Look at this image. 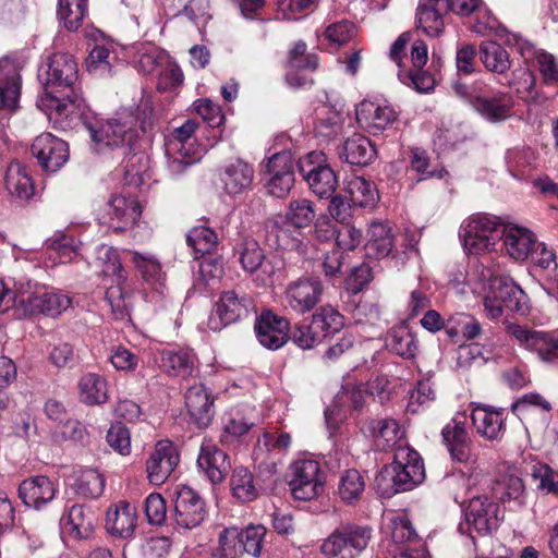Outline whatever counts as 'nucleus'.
<instances>
[{"mask_svg":"<svg viewBox=\"0 0 558 558\" xmlns=\"http://www.w3.org/2000/svg\"><path fill=\"white\" fill-rule=\"evenodd\" d=\"M169 59L168 54L155 45H143L136 52V68L143 74H151Z\"/></svg>","mask_w":558,"mask_h":558,"instance_id":"53","label":"nucleus"},{"mask_svg":"<svg viewBox=\"0 0 558 558\" xmlns=\"http://www.w3.org/2000/svg\"><path fill=\"white\" fill-rule=\"evenodd\" d=\"M219 177L225 192L231 196H236L251 190L255 171L251 163L242 159H235L221 169Z\"/></svg>","mask_w":558,"mask_h":558,"instance_id":"26","label":"nucleus"},{"mask_svg":"<svg viewBox=\"0 0 558 558\" xmlns=\"http://www.w3.org/2000/svg\"><path fill=\"white\" fill-rule=\"evenodd\" d=\"M88 129L98 151L105 148L132 147L137 137L135 119L131 110H123L98 126Z\"/></svg>","mask_w":558,"mask_h":558,"instance_id":"5","label":"nucleus"},{"mask_svg":"<svg viewBox=\"0 0 558 558\" xmlns=\"http://www.w3.org/2000/svg\"><path fill=\"white\" fill-rule=\"evenodd\" d=\"M500 236L507 254L515 260L527 258L536 242L529 229L517 225L501 226Z\"/></svg>","mask_w":558,"mask_h":558,"instance_id":"30","label":"nucleus"},{"mask_svg":"<svg viewBox=\"0 0 558 558\" xmlns=\"http://www.w3.org/2000/svg\"><path fill=\"white\" fill-rule=\"evenodd\" d=\"M290 487L292 495L299 500H311L323 490L320 466L315 460L303 459L290 466Z\"/></svg>","mask_w":558,"mask_h":558,"instance_id":"13","label":"nucleus"},{"mask_svg":"<svg viewBox=\"0 0 558 558\" xmlns=\"http://www.w3.org/2000/svg\"><path fill=\"white\" fill-rule=\"evenodd\" d=\"M265 536L266 527L264 525H248L242 531L241 551L244 550L248 555L259 557Z\"/></svg>","mask_w":558,"mask_h":558,"instance_id":"60","label":"nucleus"},{"mask_svg":"<svg viewBox=\"0 0 558 558\" xmlns=\"http://www.w3.org/2000/svg\"><path fill=\"white\" fill-rule=\"evenodd\" d=\"M494 496L510 508H520L525 504V488L522 480L512 474H505L492 487Z\"/></svg>","mask_w":558,"mask_h":558,"instance_id":"37","label":"nucleus"},{"mask_svg":"<svg viewBox=\"0 0 558 558\" xmlns=\"http://www.w3.org/2000/svg\"><path fill=\"white\" fill-rule=\"evenodd\" d=\"M411 169L420 175V180H426L429 178L441 179L446 174V170L444 168L430 169V162L427 153L418 148L412 150Z\"/></svg>","mask_w":558,"mask_h":558,"instance_id":"61","label":"nucleus"},{"mask_svg":"<svg viewBox=\"0 0 558 558\" xmlns=\"http://www.w3.org/2000/svg\"><path fill=\"white\" fill-rule=\"evenodd\" d=\"M21 90L20 75L9 59L0 60V110H12L17 106Z\"/></svg>","mask_w":558,"mask_h":558,"instance_id":"34","label":"nucleus"},{"mask_svg":"<svg viewBox=\"0 0 558 558\" xmlns=\"http://www.w3.org/2000/svg\"><path fill=\"white\" fill-rule=\"evenodd\" d=\"M355 34L356 27L349 21H340L330 24L325 31L326 39L338 47L349 43Z\"/></svg>","mask_w":558,"mask_h":558,"instance_id":"63","label":"nucleus"},{"mask_svg":"<svg viewBox=\"0 0 558 558\" xmlns=\"http://www.w3.org/2000/svg\"><path fill=\"white\" fill-rule=\"evenodd\" d=\"M239 262L242 268L250 274L260 270L263 284L271 281V277L279 268L276 266L274 258H266L263 248L254 239H244L236 247Z\"/></svg>","mask_w":558,"mask_h":558,"instance_id":"19","label":"nucleus"},{"mask_svg":"<svg viewBox=\"0 0 558 558\" xmlns=\"http://www.w3.org/2000/svg\"><path fill=\"white\" fill-rule=\"evenodd\" d=\"M372 527L356 523H342L323 542L320 551L328 557L356 558L368 546Z\"/></svg>","mask_w":558,"mask_h":558,"instance_id":"4","label":"nucleus"},{"mask_svg":"<svg viewBox=\"0 0 558 558\" xmlns=\"http://www.w3.org/2000/svg\"><path fill=\"white\" fill-rule=\"evenodd\" d=\"M98 267L105 277H111L112 280L117 279L119 282H124L126 276L123 271L122 263L118 251L107 244H101L97 247L96 252Z\"/></svg>","mask_w":558,"mask_h":558,"instance_id":"49","label":"nucleus"},{"mask_svg":"<svg viewBox=\"0 0 558 558\" xmlns=\"http://www.w3.org/2000/svg\"><path fill=\"white\" fill-rule=\"evenodd\" d=\"M343 316L331 305L319 307L313 315L311 323L322 339L339 332L343 325Z\"/></svg>","mask_w":558,"mask_h":558,"instance_id":"46","label":"nucleus"},{"mask_svg":"<svg viewBox=\"0 0 558 558\" xmlns=\"http://www.w3.org/2000/svg\"><path fill=\"white\" fill-rule=\"evenodd\" d=\"M179 463V453L170 440H160L149 454L146 472L149 483L163 484Z\"/></svg>","mask_w":558,"mask_h":558,"instance_id":"18","label":"nucleus"},{"mask_svg":"<svg viewBox=\"0 0 558 558\" xmlns=\"http://www.w3.org/2000/svg\"><path fill=\"white\" fill-rule=\"evenodd\" d=\"M339 155L348 163L366 166L375 159L376 148L369 138L363 134L354 133L344 141Z\"/></svg>","mask_w":558,"mask_h":558,"instance_id":"36","label":"nucleus"},{"mask_svg":"<svg viewBox=\"0 0 558 558\" xmlns=\"http://www.w3.org/2000/svg\"><path fill=\"white\" fill-rule=\"evenodd\" d=\"M108 215L114 230H128L141 218L142 210L133 196L113 195L108 203Z\"/></svg>","mask_w":558,"mask_h":558,"instance_id":"29","label":"nucleus"},{"mask_svg":"<svg viewBox=\"0 0 558 558\" xmlns=\"http://www.w3.org/2000/svg\"><path fill=\"white\" fill-rule=\"evenodd\" d=\"M345 192L350 196L353 206L361 208H371L378 199L376 187L363 177L354 175L347 179Z\"/></svg>","mask_w":558,"mask_h":558,"instance_id":"43","label":"nucleus"},{"mask_svg":"<svg viewBox=\"0 0 558 558\" xmlns=\"http://www.w3.org/2000/svg\"><path fill=\"white\" fill-rule=\"evenodd\" d=\"M287 66L291 70L286 76L288 84L300 88L312 85L313 80L299 71H315L318 68V57L307 52V45L303 40L293 44L288 52Z\"/></svg>","mask_w":558,"mask_h":558,"instance_id":"21","label":"nucleus"},{"mask_svg":"<svg viewBox=\"0 0 558 558\" xmlns=\"http://www.w3.org/2000/svg\"><path fill=\"white\" fill-rule=\"evenodd\" d=\"M293 159L289 153L275 154L268 161V192L276 197L288 195L294 184Z\"/></svg>","mask_w":558,"mask_h":558,"instance_id":"23","label":"nucleus"},{"mask_svg":"<svg viewBox=\"0 0 558 558\" xmlns=\"http://www.w3.org/2000/svg\"><path fill=\"white\" fill-rule=\"evenodd\" d=\"M31 151L47 172H56L69 158L68 144L50 133L38 135L32 144Z\"/></svg>","mask_w":558,"mask_h":558,"instance_id":"16","label":"nucleus"},{"mask_svg":"<svg viewBox=\"0 0 558 558\" xmlns=\"http://www.w3.org/2000/svg\"><path fill=\"white\" fill-rule=\"evenodd\" d=\"M324 291V283L318 277L302 276L286 286L284 304L292 312L304 315L322 302Z\"/></svg>","mask_w":558,"mask_h":558,"instance_id":"9","label":"nucleus"},{"mask_svg":"<svg viewBox=\"0 0 558 558\" xmlns=\"http://www.w3.org/2000/svg\"><path fill=\"white\" fill-rule=\"evenodd\" d=\"M531 476L537 482V489L558 496V471L547 464L535 463L532 465Z\"/></svg>","mask_w":558,"mask_h":558,"instance_id":"57","label":"nucleus"},{"mask_svg":"<svg viewBox=\"0 0 558 558\" xmlns=\"http://www.w3.org/2000/svg\"><path fill=\"white\" fill-rule=\"evenodd\" d=\"M61 534L71 539L88 538L94 529V518L90 511L80 505L72 506L68 513L60 519Z\"/></svg>","mask_w":558,"mask_h":558,"instance_id":"33","label":"nucleus"},{"mask_svg":"<svg viewBox=\"0 0 558 558\" xmlns=\"http://www.w3.org/2000/svg\"><path fill=\"white\" fill-rule=\"evenodd\" d=\"M197 465L213 484L221 483L230 469L228 456L210 440L203 441Z\"/></svg>","mask_w":558,"mask_h":558,"instance_id":"27","label":"nucleus"},{"mask_svg":"<svg viewBox=\"0 0 558 558\" xmlns=\"http://www.w3.org/2000/svg\"><path fill=\"white\" fill-rule=\"evenodd\" d=\"M196 128L197 123L194 120H186L166 137L167 166L173 177L183 173L201 158L198 150L195 148L194 133Z\"/></svg>","mask_w":558,"mask_h":558,"instance_id":"3","label":"nucleus"},{"mask_svg":"<svg viewBox=\"0 0 558 558\" xmlns=\"http://www.w3.org/2000/svg\"><path fill=\"white\" fill-rule=\"evenodd\" d=\"M230 486L233 497L241 502L252 501L258 496L253 474L244 466H238L233 470Z\"/></svg>","mask_w":558,"mask_h":558,"instance_id":"48","label":"nucleus"},{"mask_svg":"<svg viewBox=\"0 0 558 558\" xmlns=\"http://www.w3.org/2000/svg\"><path fill=\"white\" fill-rule=\"evenodd\" d=\"M4 181L9 193L17 198L28 199L34 194L32 178L19 161H12L8 166Z\"/></svg>","mask_w":558,"mask_h":558,"instance_id":"40","label":"nucleus"},{"mask_svg":"<svg viewBox=\"0 0 558 558\" xmlns=\"http://www.w3.org/2000/svg\"><path fill=\"white\" fill-rule=\"evenodd\" d=\"M174 501V519L178 527L192 530L198 526L206 517L205 502L191 487L182 485L177 489Z\"/></svg>","mask_w":558,"mask_h":558,"instance_id":"15","label":"nucleus"},{"mask_svg":"<svg viewBox=\"0 0 558 558\" xmlns=\"http://www.w3.org/2000/svg\"><path fill=\"white\" fill-rule=\"evenodd\" d=\"M128 254L134 267L147 282L162 284L165 275L159 260L155 256L136 251H129Z\"/></svg>","mask_w":558,"mask_h":558,"instance_id":"51","label":"nucleus"},{"mask_svg":"<svg viewBox=\"0 0 558 558\" xmlns=\"http://www.w3.org/2000/svg\"><path fill=\"white\" fill-rule=\"evenodd\" d=\"M39 77L45 95L38 107L45 111L56 128L68 130L81 117L83 100L76 88L78 69L75 59L65 52H57L41 65Z\"/></svg>","mask_w":558,"mask_h":558,"instance_id":"1","label":"nucleus"},{"mask_svg":"<svg viewBox=\"0 0 558 558\" xmlns=\"http://www.w3.org/2000/svg\"><path fill=\"white\" fill-rule=\"evenodd\" d=\"M397 120V112L387 104L363 100L356 107V121L373 135L387 130Z\"/></svg>","mask_w":558,"mask_h":558,"instance_id":"20","label":"nucleus"},{"mask_svg":"<svg viewBox=\"0 0 558 558\" xmlns=\"http://www.w3.org/2000/svg\"><path fill=\"white\" fill-rule=\"evenodd\" d=\"M14 303L25 317L46 315L57 317L71 306V299L61 292H49L40 287L21 289Z\"/></svg>","mask_w":558,"mask_h":558,"instance_id":"7","label":"nucleus"},{"mask_svg":"<svg viewBox=\"0 0 558 558\" xmlns=\"http://www.w3.org/2000/svg\"><path fill=\"white\" fill-rule=\"evenodd\" d=\"M110 50L102 45H96L88 54L87 70L93 74H109L111 72V64L109 61Z\"/></svg>","mask_w":558,"mask_h":558,"instance_id":"62","label":"nucleus"},{"mask_svg":"<svg viewBox=\"0 0 558 558\" xmlns=\"http://www.w3.org/2000/svg\"><path fill=\"white\" fill-rule=\"evenodd\" d=\"M447 450L453 461L471 466L466 480L469 486H475L484 480L485 474L483 470L475 466L476 457L471 451V439L463 441L461 445H454Z\"/></svg>","mask_w":558,"mask_h":558,"instance_id":"50","label":"nucleus"},{"mask_svg":"<svg viewBox=\"0 0 558 558\" xmlns=\"http://www.w3.org/2000/svg\"><path fill=\"white\" fill-rule=\"evenodd\" d=\"M195 361V355L189 350H165L160 366L169 376L186 380L193 373Z\"/></svg>","mask_w":558,"mask_h":558,"instance_id":"38","label":"nucleus"},{"mask_svg":"<svg viewBox=\"0 0 558 558\" xmlns=\"http://www.w3.org/2000/svg\"><path fill=\"white\" fill-rule=\"evenodd\" d=\"M87 13L88 0H58L57 15L68 31H77Z\"/></svg>","mask_w":558,"mask_h":558,"instance_id":"45","label":"nucleus"},{"mask_svg":"<svg viewBox=\"0 0 558 558\" xmlns=\"http://www.w3.org/2000/svg\"><path fill=\"white\" fill-rule=\"evenodd\" d=\"M253 302L245 293L234 290L225 291L215 304L214 313L208 319V327L219 331L223 327L246 318Z\"/></svg>","mask_w":558,"mask_h":558,"instance_id":"11","label":"nucleus"},{"mask_svg":"<svg viewBox=\"0 0 558 558\" xmlns=\"http://www.w3.org/2000/svg\"><path fill=\"white\" fill-rule=\"evenodd\" d=\"M56 484L44 475L24 480L19 487V496L27 507L41 509L56 496Z\"/></svg>","mask_w":558,"mask_h":558,"instance_id":"28","label":"nucleus"},{"mask_svg":"<svg viewBox=\"0 0 558 558\" xmlns=\"http://www.w3.org/2000/svg\"><path fill=\"white\" fill-rule=\"evenodd\" d=\"M471 418L478 435L487 440L499 439L505 432V409L472 402Z\"/></svg>","mask_w":558,"mask_h":558,"instance_id":"24","label":"nucleus"},{"mask_svg":"<svg viewBox=\"0 0 558 558\" xmlns=\"http://www.w3.org/2000/svg\"><path fill=\"white\" fill-rule=\"evenodd\" d=\"M136 520L135 508L125 501H120L107 511L106 527L110 534L128 538L135 530Z\"/></svg>","mask_w":558,"mask_h":558,"instance_id":"35","label":"nucleus"},{"mask_svg":"<svg viewBox=\"0 0 558 558\" xmlns=\"http://www.w3.org/2000/svg\"><path fill=\"white\" fill-rule=\"evenodd\" d=\"M464 515L469 529L483 535L496 530L502 520L499 505L486 496H474L470 500Z\"/></svg>","mask_w":558,"mask_h":558,"instance_id":"14","label":"nucleus"},{"mask_svg":"<svg viewBox=\"0 0 558 558\" xmlns=\"http://www.w3.org/2000/svg\"><path fill=\"white\" fill-rule=\"evenodd\" d=\"M441 437L447 449L470 439L465 429V413H457L441 429Z\"/></svg>","mask_w":558,"mask_h":558,"instance_id":"58","label":"nucleus"},{"mask_svg":"<svg viewBox=\"0 0 558 558\" xmlns=\"http://www.w3.org/2000/svg\"><path fill=\"white\" fill-rule=\"evenodd\" d=\"M456 90L469 100L475 111L490 122L505 121L512 114L514 100L508 93L497 92L489 97L478 96L462 85H457Z\"/></svg>","mask_w":558,"mask_h":558,"instance_id":"12","label":"nucleus"},{"mask_svg":"<svg viewBox=\"0 0 558 558\" xmlns=\"http://www.w3.org/2000/svg\"><path fill=\"white\" fill-rule=\"evenodd\" d=\"M157 88L161 92L171 90L183 82V73L181 69L169 59L160 68Z\"/></svg>","mask_w":558,"mask_h":558,"instance_id":"64","label":"nucleus"},{"mask_svg":"<svg viewBox=\"0 0 558 558\" xmlns=\"http://www.w3.org/2000/svg\"><path fill=\"white\" fill-rule=\"evenodd\" d=\"M298 169L310 190L320 198L333 195L338 178L323 151L313 150L299 159Z\"/></svg>","mask_w":558,"mask_h":558,"instance_id":"6","label":"nucleus"},{"mask_svg":"<svg viewBox=\"0 0 558 558\" xmlns=\"http://www.w3.org/2000/svg\"><path fill=\"white\" fill-rule=\"evenodd\" d=\"M289 329V322L270 311L263 312L255 323L257 340L269 350H277L286 344Z\"/></svg>","mask_w":558,"mask_h":558,"instance_id":"22","label":"nucleus"},{"mask_svg":"<svg viewBox=\"0 0 558 558\" xmlns=\"http://www.w3.org/2000/svg\"><path fill=\"white\" fill-rule=\"evenodd\" d=\"M364 386H340L339 391L335 395L333 402L330 407L325 410V420L330 435L332 430L338 428V424L344 417L341 412L342 409H362L366 399L374 395V390L367 391L363 389Z\"/></svg>","mask_w":558,"mask_h":558,"instance_id":"17","label":"nucleus"},{"mask_svg":"<svg viewBox=\"0 0 558 558\" xmlns=\"http://www.w3.org/2000/svg\"><path fill=\"white\" fill-rule=\"evenodd\" d=\"M374 441L379 450L393 449L405 444V429L395 418L373 420L369 424Z\"/></svg>","mask_w":558,"mask_h":558,"instance_id":"32","label":"nucleus"},{"mask_svg":"<svg viewBox=\"0 0 558 558\" xmlns=\"http://www.w3.org/2000/svg\"><path fill=\"white\" fill-rule=\"evenodd\" d=\"M490 290L500 299L506 307L519 312L525 299L523 290L509 277L498 276L489 281Z\"/></svg>","mask_w":558,"mask_h":558,"instance_id":"42","label":"nucleus"},{"mask_svg":"<svg viewBox=\"0 0 558 558\" xmlns=\"http://www.w3.org/2000/svg\"><path fill=\"white\" fill-rule=\"evenodd\" d=\"M215 396L208 386H189L185 405L192 421L199 428L210 425L215 416Z\"/></svg>","mask_w":558,"mask_h":558,"instance_id":"25","label":"nucleus"},{"mask_svg":"<svg viewBox=\"0 0 558 558\" xmlns=\"http://www.w3.org/2000/svg\"><path fill=\"white\" fill-rule=\"evenodd\" d=\"M446 12V0H420L416 9L417 26L428 36H439L445 28Z\"/></svg>","mask_w":558,"mask_h":558,"instance_id":"31","label":"nucleus"},{"mask_svg":"<svg viewBox=\"0 0 558 558\" xmlns=\"http://www.w3.org/2000/svg\"><path fill=\"white\" fill-rule=\"evenodd\" d=\"M387 348L403 359L415 356L418 344L415 335L407 325H399L391 328L386 338Z\"/></svg>","mask_w":558,"mask_h":558,"instance_id":"41","label":"nucleus"},{"mask_svg":"<svg viewBox=\"0 0 558 558\" xmlns=\"http://www.w3.org/2000/svg\"><path fill=\"white\" fill-rule=\"evenodd\" d=\"M365 483L363 476L354 469L347 470L340 477L338 494L347 504H353L360 499L364 492Z\"/></svg>","mask_w":558,"mask_h":558,"instance_id":"54","label":"nucleus"},{"mask_svg":"<svg viewBox=\"0 0 558 558\" xmlns=\"http://www.w3.org/2000/svg\"><path fill=\"white\" fill-rule=\"evenodd\" d=\"M187 244L193 248L195 258L210 254L218 242L217 234L214 230L198 226L190 230L186 235Z\"/></svg>","mask_w":558,"mask_h":558,"instance_id":"52","label":"nucleus"},{"mask_svg":"<svg viewBox=\"0 0 558 558\" xmlns=\"http://www.w3.org/2000/svg\"><path fill=\"white\" fill-rule=\"evenodd\" d=\"M392 542L397 545H410L417 538L410 520L405 515H397L390 520L389 524Z\"/></svg>","mask_w":558,"mask_h":558,"instance_id":"59","label":"nucleus"},{"mask_svg":"<svg viewBox=\"0 0 558 558\" xmlns=\"http://www.w3.org/2000/svg\"><path fill=\"white\" fill-rule=\"evenodd\" d=\"M507 331L521 347L534 352L541 361L558 365V335L556 332L533 330L518 324H509Z\"/></svg>","mask_w":558,"mask_h":558,"instance_id":"10","label":"nucleus"},{"mask_svg":"<svg viewBox=\"0 0 558 558\" xmlns=\"http://www.w3.org/2000/svg\"><path fill=\"white\" fill-rule=\"evenodd\" d=\"M123 282L113 279L112 284L106 290V301L109 304L112 315L116 319H125L130 316L129 303L126 299L129 294L122 287Z\"/></svg>","mask_w":558,"mask_h":558,"instance_id":"56","label":"nucleus"},{"mask_svg":"<svg viewBox=\"0 0 558 558\" xmlns=\"http://www.w3.org/2000/svg\"><path fill=\"white\" fill-rule=\"evenodd\" d=\"M481 60L492 72L505 73L511 66L507 50L496 41H484L480 47Z\"/></svg>","mask_w":558,"mask_h":558,"instance_id":"47","label":"nucleus"},{"mask_svg":"<svg viewBox=\"0 0 558 558\" xmlns=\"http://www.w3.org/2000/svg\"><path fill=\"white\" fill-rule=\"evenodd\" d=\"M316 217L314 204L306 198L293 199L290 202L286 218L295 228L310 226Z\"/></svg>","mask_w":558,"mask_h":558,"instance_id":"55","label":"nucleus"},{"mask_svg":"<svg viewBox=\"0 0 558 558\" xmlns=\"http://www.w3.org/2000/svg\"><path fill=\"white\" fill-rule=\"evenodd\" d=\"M501 225L496 217L476 214L465 219L460 229L464 248L471 254H480L494 248L500 238Z\"/></svg>","mask_w":558,"mask_h":558,"instance_id":"8","label":"nucleus"},{"mask_svg":"<svg viewBox=\"0 0 558 558\" xmlns=\"http://www.w3.org/2000/svg\"><path fill=\"white\" fill-rule=\"evenodd\" d=\"M425 478V469L418 452L409 446H400L395 460L376 476V489L384 497L413 489Z\"/></svg>","mask_w":558,"mask_h":558,"instance_id":"2","label":"nucleus"},{"mask_svg":"<svg viewBox=\"0 0 558 558\" xmlns=\"http://www.w3.org/2000/svg\"><path fill=\"white\" fill-rule=\"evenodd\" d=\"M72 487L82 497L97 498L105 488V480L94 469L78 470L71 476Z\"/></svg>","mask_w":558,"mask_h":558,"instance_id":"44","label":"nucleus"},{"mask_svg":"<svg viewBox=\"0 0 558 558\" xmlns=\"http://www.w3.org/2000/svg\"><path fill=\"white\" fill-rule=\"evenodd\" d=\"M392 247L391 228L383 222H372L367 231L366 254L374 258H384L391 253Z\"/></svg>","mask_w":558,"mask_h":558,"instance_id":"39","label":"nucleus"}]
</instances>
